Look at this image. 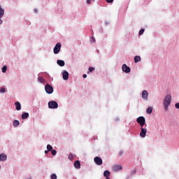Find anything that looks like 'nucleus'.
<instances>
[{
    "mask_svg": "<svg viewBox=\"0 0 179 179\" xmlns=\"http://www.w3.org/2000/svg\"><path fill=\"white\" fill-rule=\"evenodd\" d=\"M165 111H169V106L171 104V94H167L163 101Z\"/></svg>",
    "mask_w": 179,
    "mask_h": 179,
    "instance_id": "nucleus-1",
    "label": "nucleus"
},
{
    "mask_svg": "<svg viewBox=\"0 0 179 179\" xmlns=\"http://www.w3.org/2000/svg\"><path fill=\"white\" fill-rule=\"evenodd\" d=\"M136 121L138 124H139L140 127H143L145 124H146V120L145 119V117L140 116L136 119Z\"/></svg>",
    "mask_w": 179,
    "mask_h": 179,
    "instance_id": "nucleus-2",
    "label": "nucleus"
},
{
    "mask_svg": "<svg viewBox=\"0 0 179 179\" xmlns=\"http://www.w3.org/2000/svg\"><path fill=\"white\" fill-rule=\"evenodd\" d=\"M48 107L52 109L58 108V103L55 101H50L48 102Z\"/></svg>",
    "mask_w": 179,
    "mask_h": 179,
    "instance_id": "nucleus-3",
    "label": "nucleus"
},
{
    "mask_svg": "<svg viewBox=\"0 0 179 179\" xmlns=\"http://www.w3.org/2000/svg\"><path fill=\"white\" fill-rule=\"evenodd\" d=\"M61 43H57L53 49L54 54H59V51H61Z\"/></svg>",
    "mask_w": 179,
    "mask_h": 179,
    "instance_id": "nucleus-4",
    "label": "nucleus"
},
{
    "mask_svg": "<svg viewBox=\"0 0 179 179\" xmlns=\"http://www.w3.org/2000/svg\"><path fill=\"white\" fill-rule=\"evenodd\" d=\"M45 90L46 93H48V94H51L52 93V92H54V89L49 84L45 85Z\"/></svg>",
    "mask_w": 179,
    "mask_h": 179,
    "instance_id": "nucleus-5",
    "label": "nucleus"
},
{
    "mask_svg": "<svg viewBox=\"0 0 179 179\" xmlns=\"http://www.w3.org/2000/svg\"><path fill=\"white\" fill-rule=\"evenodd\" d=\"M94 162L97 164V166H101L103 164V159L100 157H95L94 158Z\"/></svg>",
    "mask_w": 179,
    "mask_h": 179,
    "instance_id": "nucleus-6",
    "label": "nucleus"
},
{
    "mask_svg": "<svg viewBox=\"0 0 179 179\" xmlns=\"http://www.w3.org/2000/svg\"><path fill=\"white\" fill-rule=\"evenodd\" d=\"M122 69L123 72H125V73H129V72H131V68H129V66H127L125 64L122 65Z\"/></svg>",
    "mask_w": 179,
    "mask_h": 179,
    "instance_id": "nucleus-7",
    "label": "nucleus"
},
{
    "mask_svg": "<svg viewBox=\"0 0 179 179\" xmlns=\"http://www.w3.org/2000/svg\"><path fill=\"white\" fill-rule=\"evenodd\" d=\"M146 132H148V130H146V129H143V127H141L140 136L141 138H145V136H146Z\"/></svg>",
    "mask_w": 179,
    "mask_h": 179,
    "instance_id": "nucleus-8",
    "label": "nucleus"
},
{
    "mask_svg": "<svg viewBox=\"0 0 179 179\" xmlns=\"http://www.w3.org/2000/svg\"><path fill=\"white\" fill-rule=\"evenodd\" d=\"M62 75L64 80H68V79H69V73H68V71L64 70L62 73Z\"/></svg>",
    "mask_w": 179,
    "mask_h": 179,
    "instance_id": "nucleus-9",
    "label": "nucleus"
},
{
    "mask_svg": "<svg viewBox=\"0 0 179 179\" xmlns=\"http://www.w3.org/2000/svg\"><path fill=\"white\" fill-rule=\"evenodd\" d=\"M148 97H149V93H148V91L143 90L142 92V98L143 100L148 101Z\"/></svg>",
    "mask_w": 179,
    "mask_h": 179,
    "instance_id": "nucleus-10",
    "label": "nucleus"
},
{
    "mask_svg": "<svg viewBox=\"0 0 179 179\" xmlns=\"http://www.w3.org/2000/svg\"><path fill=\"white\" fill-rule=\"evenodd\" d=\"M113 171H120V170H122V166L121 165H114L113 167Z\"/></svg>",
    "mask_w": 179,
    "mask_h": 179,
    "instance_id": "nucleus-11",
    "label": "nucleus"
},
{
    "mask_svg": "<svg viewBox=\"0 0 179 179\" xmlns=\"http://www.w3.org/2000/svg\"><path fill=\"white\" fill-rule=\"evenodd\" d=\"M6 159H8V156H6V154L2 153L0 155V162H5L6 161Z\"/></svg>",
    "mask_w": 179,
    "mask_h": 179,
    "instance_id": "nucleus-12",
    "label": "nucleus"
},
{
    "mask_svg": "<svg viewBox=\"0 0 179 179\" xmlns=\"http://www.w3.org/2000/svg\"><path fill=\"white\" fill-rule=\"evenodd\" d=\"M15 106L17 111H20V110H22V105L20 104V102L19 101L15 102Z\"/></svg>",
    "mask_w": 179,
    "mask_h": 179,
    "instance_id": "nucleus-13",
    "label": "nucleus"
},
{
    "mask_svg": "<svg viewBox=\"0 0 179 179\" xmlns=\"http://www.w3.org/2000/svg\"><path fill=\"white\" fill-rule=\"evenodd\" d=\"M74 167H76V169H80V162L79 161H76L74 162Z\"/></svg>",
    "mask_w": 179,
    "mask_h": 179,
    "instance_id": "nucleus-14",
    "label": "nucleus"
},
{
    "mask_svg": "<svg viewBox=\"0 0 179 179\" xmlns=\"http://www.w3.org/2000/svg\"><path fill=\"white\" fill-rule=\"evenodd\" d=\"M57 64L59 66H65V62L64 60H57Z\"/></svg>",
    "mask_w": 179,
    "mask_h": 179,
    "instance_id": "nucleus-15",
    "label": "nucleus"
},
{
    "mask_svg": "<svg viewBox=\"0 0 179 179\" xmlns=\"http://www.w3.org/2000/svg\"><path fill=\"white\" fill-rule=\"evenodd\" d=\"M22 120H26V119L29 118V113H24L22 115Z\"/></svg>",
    "mask_w": 179,
    "mask_h": 179,
    "instance_id": "nucleus-16",
    "label": "nucleus"
},
{
    "mask_svg": "<svg viewBox=\"0 0 179 179\" xmlns=\"http://www.w3.org/2000/svg\"><path fill=\"white\" fill-rule=\"evenodd\" d=\"M152 112H153V108L148 107L147 108V110H146L147 114H152Z\"/></svg>",
    "mask_w": 179,
    "mask_h": 179,
    "instance_id": "nucleus-17",
    "label": "nucleus"
},
{
    "mask_svg": "<svg viewBox=\"0 0 179 179\" xmlns=\"http://www.w3.org/2000/svg\"><path fill=\"white\" fill-rule=\"evenodd\" d=\"M13 124V127H19V125H20V122H19L18 120H14Z\"/></svg>",
    "mask_w": 179,
    "mask_h": 179,
    "instance_id": "nucleus-18",
    "label": "nucleus"
},
{
    "mask_svg": "<svg viewBox=\"0 0 179 179\" xmlns=\"http://www.w3.org/2000/svg\"><path fill=\"white\" fill-rule=\"evenodd\" d=\"M134 62L135 63L141 62V57L139 56H136L134 57Z\"/></svg>",
    "mask_w": 179,
    "mask_h": 179,
    "instance_id": "nucleus-19",
    "label": "nucleus"
},
{
    "mask_svg": "<svg viewBox=\"0 0 179 179\" xmlns=\"http://www.w3.org/2000/svg\"><path fill=\"white\" fill-rule=\"evenodd\" d=\"M110 171H105L103 172V176L104 177L107 178V177H110Z\"/></svg>",
    "mask_w": 179,
    "mask_h": 179,
    "instance_id": "nucleus-20",
    "label": "nucleus"
},
{
    "mask_svg": "<svg viewBox=\"0 0 179 179\" xmlns=\"http://www.w3.org/2000/svg\"><path fill=\"white\" fill-rule=\"evenodd\" d=\"M5 10L0 6V18L2 17V16H3Z\"/></svg>",
    "mask_w": 179,
    "mask_h": 179,
    "instance_id": "nucleus-21",
    "label": "nucleus"
},
{
    "mask_svg": "<svg viewBox=\"0 0 179 179\" xmlns=\"http://www.w3.org/2000/svg\"><path fill=\"white\" fill-rule=\"evenodd\" d=\"M1 69H2L3 73H6V71L8 69V67L6 66H3Z\"/></svg>",
    "mask_w": 179,
    "mask_h": 179,
    "instance_id": "nucleus-22",
    "label": "nucleus"
},
{
    "mask_svg": "<svg viewBox=\"0 0 179 179\" xmlns=\"http://www.w3.org/2000/svg\"><path fill=\"white\" fill-rule=\"evenodd\" d=\"M47 149H48V150L49 152L51 151V150H52V145L48 144V145H47Z\"/></svg>",
    "mask_w": 179,
    "mask_h": 179,
    "instance_id": "nucleus-23",
    "label": "nucleus"
},
{
    "mask_svg": "<svg viewBox=\"0 0 179 179\" xmlns=\"http://www.w3.org/2000/svg\"><path fill=\"white\" fill-rule=\"evenodd\" d=\"M38 80L41 83H44V78H43L42 77H38Z\"/></svg>",
    "mask_w": 179,
    "mask_h": 179,
    "instance_id": "nucleus-24",
    "label": "nucleus"
},
{
    "mask_svg": "<svg viewBox=\"0 0 179 179\" xmlns=\"http://www.w3.org/2000/svg\"><path fill=\"white\" fill-rule=\"evenodd\" d=\"M143 33H145V29H141L139 31L138 34H139V36H142V34H143Z\"/></svg>",
    "mask_w": 179,
    "mask_h": 179,
    "instance_id": "nucleus-25",
    "label": "nucleus"
},
{
    "mask_svg": "<svg viewBox=\"0 0 179 179\" xmlns=\"http://www.w3.org/2000/svg\"><path fill=\"white\" fill-rule=\"evenodd\" d=\"M93 71H94V67H90L89 68V71L87 72V73H90V72H93Z\"/></svg>",
    "mask_w": 179,
    "mask_h": 179,
    "instance_id": "nucleus-26",
    "label": "nucleus"
},
{
    "mask_svg": "<svg viewBox=\"0 0 179 179\" xmlns=\"http://www.w3.org/2000/svg\"><path fill=\"white\" fill-rule=\"evenodd\" d=\"M51 179H57V174L53 173L51 175Z\"/></svg>",
    "mask_w": 179,
    "mask_h": 179,
    "instance_id": "nucleus-27",
    "label": "nucleus"
},
{
    "mask_svg": "<svg viewBox=\"0 0 179 179\" xmlns=\"http://www.w3.org/2000/svg\"><path fill=\"white\" fill-rule=\"evenodd\" d=\"M51 153L53 156H55L57 155V150H52Z\"/></svg>",
    "mask_w": 179,
    "mask_h": 179,
    "instance_id": "nucleus-28",
    "label": "nucleus"
},
{
    "mask_svg": "<svg viewBox=\"0 0 179 179\" xmlns=\"http://www.w3.org/2000/svg\"><path fill=\"white\" fill-rule=\"evenodd\" d=\"M90 41H92V43H95L96 42V38H94V37L92 36L90 38Z\"/></svg>",
    "mask_w": 179,
    "mask_h": 179,
    "instance_id": "nucleus-29",
    "label": "nucleus"
},
{
    "mask_svg": "<svg viewBox=\"0 0 179 179\" xmlns=\"http://www.w3.org/2000/svg\"><path fill=\"white\" fill-rule=\"evenodd\" d=\"M69 160H73V155L72 154L69 155Z\"/></svg>",
    "mask_w": 179,
    "mask_h": 179,
    "instance_id": "nucleus-30",
    "label": "nucleus"
},
{
    "mask_svg": "<svg viewBox=\"0 0 179 179\" xmlns=\"http://www.w3.org/2000/svg\"><path fill=\"white\" fill-rule=\"evenodd\" d=\"M0 92H1V93H5V92H6V90L5 88H1L0 90Z\"/></svg>",
    "mask_w": 179,
    "mask_h": 179,
    "instance_id": "nucleus-31",
    "label": "nucleus"
},
{
    "mask_svg": "<svg viewBox=\"0 0 179 179\" xmlns=\"http://www.w3.org/2000/svg\"><path fill=\"white\" fill-rule=\"evenodd\" d=\"M106 2H108V3H112V2H114V0H106Z\"/></svg>",
    "mask_w": 179,
    "mask_h": 179,
    "instance_id": "nucleus-32",
    "label": "nucleus"
},
{
    "mask_svg": "<svg viewBox=\"0 0 179 179\" xmlns=\"http://www.w3.org/2000/svg\"><path fill=\"white\" fill-rule=\"evenodd\" d=\"M175 107L176 108H179V103H176Z\"/></svg>",
    "mask_w": 179,
    "mask_h": 179,
    "instance_id": "nucleus-33",
    "label": "nucleus"
},
{
    "mask_svg": "<svg viewBox=\"0 0 179 179\" xmlns=\"http://www.w3.org/2000/svg\"><path fill=\"white\" fill-rule=\"evenodd\" d=\"M123 154H124V152L120 151V152H119L120 156H122Z\"/></svg>",
    "mask_w": 179,
    "mask_h": 179,
    "instance_id": "nucleus-34",
    "label": "nucleus"
},
{
    "mask_svg": "<svg viewBox=\"0 0 179 179\" xmlns=\"http://www.w3.org/2000/svg\"><path fill=\"white\" fill-rule=\"evenodd\" d=\"M83 78H87V75H86V74H84V75L83 76Z\"/></svg>",
    "mask_w": 179,
    "mask_h": 179,
    "instance_id": "nucleus-35",
    "label": "nucleus"
},
{
    "mask_svg": "<svg viewBox=\"0 0 179 179\" xmlns=\"http://www.w3.org/2000/svg\"><path fill=\"white\" fill-rule=\"evenodd\" d=\"M90 1L92 0H87V3H91Z\"/></svg>",
    "mask_w": 179,
    "mask_h": 179,
    "instance_id": "nucleus-36",
    "label": "nucleus"
},
{
    "mask_svg": "<svg viewBox=\"0 0 179 179\" xmlns=\"http://www.w3.org/2000/svg\"><path fill=\"white\" fill-rule=\"evenodd\" d=\"M2 23H3V21H2V20L0 19V24H2Z\"/></svg>",
    "mask_w": 179,
    "mask_h": 179,
    "instance_id": "nucleus-37",
    "label": "nucleus"
},
{
    "mask_svg": "<svg viewBox=\"0 0 179 179\" xmlns=\"http://www.w3.org/2000/svg\"><path fill=\"white\" fill-rule=\"evenodd\" d=\"M48 150H45V155H47V154H48Z\"/></svg>",
    "mask_w": 179,
    "mask_h": 179,
    "instance_id": "nucleus-38",
    "label": "nucleus"
},
{
    "mask_svg": "<svg viewBox=\"0 0 179 179\" xmlns=\"http://www.w3.org/2000/svg\"><path fill=\"white\" fill-rule=\"evenodd\" d=\"M106 179H110L109 177H106Z\"/></svg>",
    "mask_w": 179,
    "mask_h": 179,
    "instance_id": "nucleus-39",
    "label": "nucleus"
},
{
    "mask_svg": "<svg viewBox=\"0 0 179 179\" xmlns=\"http://www.w3.org/2000/svg\"><path fill=\"white\" fill-rule=\"evenodd\" d=\"M0 169H1V165H0Z\"/></svg>",
    "mask_w": 179,
    "mask_h": 179,
    "instance_id": "nucleus-40",
    "label": "nucleus"
}]
</instances>
